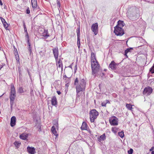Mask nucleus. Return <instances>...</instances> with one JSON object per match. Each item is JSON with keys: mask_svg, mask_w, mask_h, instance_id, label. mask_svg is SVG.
<instances>
[{"mask_svg": "<svg viewBox=\"0 0 154 154\" xmlns=\"http://www.w3.org/2000/svg\"><path fill=\"white\" fill-rule=\"evenodd\" d=\"M10 94H16L15 90H11Z\"/></svg>", "mask_w": 154, "mask_h": 154, "instance_id": "obj_37", "label": "nucleus"}, {"mask_svg": "<svg viewBox=\"0 0 154 154\" xmlns=\"http://www.w3.org/2000/svg\"><path fill=\"white\" fill-rule=\"evenodd\" d=\"M26 40L27 42L28 45L30 46V42H29V37L28 32L26 33Z\"/></svg>", "mask_w": 154, "mask_h": 154, "instance_id": "obj_25", "label": "nucleus"}, {"mask_svg": "<svg viewBox=\"0 0 154 154\" xmlns=\"http://www.w3.org/2000/svg\"><path fill=\"white\" fill-rule=\"evenodd\" d=\"M26 11V13L27 14H29L30 13V11H29V8H28L27 9Z\"/></svg>", "mask_w": 154, "mask_h": 154, "instance_id": "obj_41", "label": "nucleus"}, {"mask_svg": "<svg viewBox=\"0 0 154 154\" xmlns=\"http://www.w3.org/2000/svg\"><path fill=\"white\" fill-rule=\"evenodd\" d=\"M76 32L77 33V36H80V27L77 28L76 30Z\"/></svg>", "mask_w": 154, "mask_h": 154, "instance_id": "obj_31", "label": "nucleus"}, {"mask_svg": "<svg viewBox=\"0 0 154 154\" xmlns=\"http://www.w3.org/2000/svg\"><path fill=\"white\" fill-rule=\"evenodd\" d=\"M28 137V135L26 133H23L20 135V138L23 140H26Z\"/></svg>", "mask_w": 154, "mask_h": 154, "instance_id": "obj_15", "label": "nucleus"}, {"mask_svg": "<svg viewBox=\"0 0 154 154\" xmlns=\"http://www.w3.org/2000/svg\"><path fill=\"white\" fill-rule=\"evenodd\" d=\"M102 74H103V75H104V73H103Z\"/></svg>", "mask_w": 154, "mask_h": 154, "instance_id": "obj_54", "label": "nucleus"}, {"mask_svg": "<svg viewBox=\"0 0 154 154\" xmlns=\"http://www.w3.org/2000/svg\"><path fill=\"white\" fill-rule=\"evenodd\" d=\"M15 58H16V60L17 61H19V56H18V55H15Z\"/></svg>", "mask_w": 154, "mask_h": 154, "instance_id": "obj_38", "label": "nucleus"}, {"mask_svg": "<svg viewBox=\"0 0 154 154\" xmlns=\"http://www.w3.org/2000/svg\"><path fill=\"white\" fill-rule=\"evenodd\" d=\"M3 25L4 26V27L6 29H8V24L6 23V22H5V23H3Z\"/></svg>", "mask_w": 154, "mask_h": 154, "instance_id": "obj_32", "label": "nucleus"}, {"mask_svg": "<svg viewBox=\"0 0 154 154\" xmlns=\"http://www.w3.org/2000/svg\"><path fill=\"white\" fill-rule=\"evenodd\" d=\"M74 85H76V97H79V92L85 90L86 82L84 79H81L79 81L78 78H76L75 81Z\"/></svg>", "mask_w": 154, "mask_h": 154, "instance_id": "obj_1", "label": "nucleus"}, {"mask_svg": "<svg viewBox=\"0 0 154 154\" xmlns=\"http://www.w3.org/2000/svg\"><path fill=\"white\" fill-rule=\"evenodd\" d=\"M69 85L68 83H67L66 84V85H65L67 87H68L69 86Z\"/></svg>", "mask_w": 154, "mask_h": 154, "instance_id": "obj_49", "label": "nucleus"}, {"mask_svg": "<svg viewBox=\"0 0 154 154\" xmlns=\"http://www.w3.org/2000/svg\"><path fill=\"white\" fill-rule=\"evenodd\" d=\"M91 66L92 71V74L95 77L96 73L98 72L99 69V65L98 62L94 61L91 62Z\"/></svg>", "mask_w": 154, "mask_h": 154, "instance_id": "obj_2", "label": "nucleus"}, {"mask_svg": "<svg viewBox=\"0 0 154 154\" xmlns=\"http://www.w3.org/2000/svg\"><path fill=\"white\" fill-rule=\"evenodd\" d=\"M118 134L119 136L121 138H122L124 137V132L123 131H122L120 132H119Z\"/></svg>", "mask_w": 154, "mask_h": 154, "instance_id": "obj_29", "label": "nucleus"}, {"mask_svg": "<svg viewBox=\"0 0 154 154\" xmlns=\"http://www.w3.org/2000/svg\"><path fill=\"white\" fill-rule=\"evenodd\" d=\"M1 19L2 23H3L5 22H6L5 20L2 17H1Z\"/></svg>", "mask_w": 154, "mask_h": 154, "instance_id": "obj_40", "label": "nucleus"}, {"mask_svg": "<svg viewBox=\"0 0 154 154\" xmlns=\"http://www.w3.org/2000/svg\"><path fill=\"white\" fill-rule=\"evenodd\" d=\"M117 65V64L113 61L111 62V63L109 65V67L112 69L114 70L116 69Z\"/></svg>", "mask_w": 154, "mask_h": 154, "instance_id": "obj_11", "label": "nucleus"}, {"mask_svg": "<svg viewBox=\"0 0 154 154\" xmlns=\"http://www.w3.org/2000/svg\"><path fill=\"white\" fill-rule=\"evenodd\" d=\"M130 51V49H127L125 51V54L126 56H127L126 55V54H127L128 52H129Z\"/></svg>", "mask_w": 154, "mask_h": 154, "instance_id": "obj_39", "label": "nucleus"}, {"mask_svg": "<svg viewBox=\"0 0 154 154\" xmlns=\"http://www.w3.org/2000/svg\"><path fill=\"white\" fill-rule=\"evenodd\" d=\"M125 25V23L123 21L119 20L118 22V24L115 27H118L122 28Z\"/></svg>", "mask_w": 154, "mask_h": 154, "instance_id": "obj_14", "label": "nucleus"}, {"mask_svg": "<svg viewBox=\"0 0 154 154\" xmlns=\"http://www.w3.org/2000/svg\"><path fill=\"white\" fill-rule=\"evenodd\" d=\"M98 115V112L96 110L94 109L91 110L90 114V118L91 122H93L95 119H96Z\"/></svg>", "mask_w": 154, "mask_h": 154, "instance_id": "obj_3", "label": "nucleus"}, {"mask_svg": "<svg viewBox=\"0 0 154 154\" xmlns=\"http://www.w3.org/2000/svg\"><path fill=\"white\" fill-rule=\"evenodd\" d=\"M48 31L47 30H44V32L42 33V36L46 38L49 36V35L48 34Z\"/></svg>", "mask_w": 154, "mask_h": 154, "instance_id": "obj_21", "label": "nucleus"}, {"mask_svg": "<svg viewBox=\"0 0 154 154\" xmlns=\"http://www.w3.org/2000/svg\"><path fill=\"white\" fill-rule=\"evenodd\" d=\"M152 92V89L149 87H147L145 88L143 92V94L144 95L147 96L150 95Z\"/></svg>", "mask_w": 154, "mask_h": 154, "instance_id": "obj_5", "label": "nucleus"}, {"mask_svg": "<svg viewBox=\"0 0 154 154\" xmlns=\"http://www.w3.org/2000/svg\"><path fill=\"white\" fill-rule=\"evenodd\" d=\"M57 65L58 66L59 68L62 67H63V64L62 63V61H61L60 60L58 61V64H57Z\"/></svg>", "mask_w": 154, "mask_h": 154, "instance_id": "obj_26", "label": "nucleus"}, {"mask_svg": "<svg viewBox=\"0 0 154 154\" xmlns=\"http://www.w3.org/2000/svg\"><path fill=\"white\" fill-rule=\"evenodd\" d=\"M53 52L54 57L56 61L58 60V50L57 48H55L53 50Z\"/></svg>", "mask_w": 154, "mask_h": 154, "instance_id": "obj_9", "label": "nucleus"}, {"mask_svg": "<svg viewBox=\"0 0 154 154\" xmlns=\"http://www.w3.org/2000/svg\"><path fill=\"white\" fill-rule=\"evenodd\" d=\"M23 26L24 27H26L25 23L24 22H23Z\"/></svg>", "mask_w": 154, "mask_h": 154, "instance_id": "obj_50", "label": "nucleus"}, {"mask_svg": "<svg viewBox=\"0 0 154 154\" xmlns=\"http://www.w3.org/2000/svg\"><path fill=\"white\" fill-rule=\"evenodd\" d=\"M87 124L85 122H83L81 126V129L82 130H87Z\"/></svg>", "mask_w": 154, "mask_h": 154, "instance_id": "obj_20", "label": "nucleus"}, {"mask_svg": "<svg viewBox=\"0 0 154 154\" xmlns=\"http://www.w3.org/2000/svg\"><path fill=\"white\" fill-rule=\"evenodd\" d=\"M29 153L31 154H34L35 153V149L33 147L28 146L27 148Z\"/></svg>", "mask_w": 154, "mask_h": 154, "instance_id": "obj_10", "label": "nucleus"}, {"mask_svg": "<svg viewBox=\"0 0 154 154\" xmlns=\"http://www.w3.org/2000/svg\"><path fill=\"white\" fill-rule=\"evenodd\" d=\"M134 106V105H131L130 104L127 103L126 104V108L128 110H131L132 111V113H133V112H133L132 109L133 108V107H132V106Z\"/></svg>", "mask_w": 154, "mask_h": 154, "instance_id": "obj_17", "label": "nucleus"}, {"mask_svg": "<svg viewBox=\"0 0 154 154\" xmlns=\"http://www.w3.org/2000/svg\"><path fill=\"white\" fill-rule=\"evenodd\" d=\"M14 54L15 55H18V54L17 49L14 47Z\"/></svg>", "mask_w": 154, "mask_h": 154, "instance_id": "obj_34", "label": "nucleus"}, {"mask_svg": "<svg viewBox=\"0 0 154 154\" xmlns=\"http://www.w3.org/2000/svg\"><path fill=\"white\" fill-rule=\"evenodd\" d=\"M51 131L55 135H57V132L56 130V129L54 126L52 127Z\"/></svg>", "mask_w": 154, "mask_h": 154, "instance_id": "obj_22", "label": "nucleus"}, {"mask_svg": "<svg viewBox=\"0 0 154 154\" xmlns=\"http://www.w3.org/2000/svg\"><path fill=\"white\" fill-rule=\"evenodd\" d=\"M24 29L25 32L26 33L28 32L27 31V29L26 27H24Z\"/></svg>", "mask_w": 154, "mask_h": 154, "instance_id": "obj_45", "label": "nucleus"}, {"mask_svg": "<svg viewBox=\"0 0 154 154\" xmlns=\"http://www.w3.org/2000/svg\"><path fill=\"white\" fill-rule=\"evenodd\" d=\"M91 29L95 35L97 34L98 33V25L97 23L93 24L92 25Z\"/></svg>", "mask_w": 154, "mask_h": 154, "instance_id": "obj_7", "label": "nucleus"}, {"mask_svg": "<svg viewBox=\"0 0 154 154\" xmlns=\"http://www.w3.org/2000/svg\"><path fill=\"white\" fill-rule=\"evenodd\" d=\"M57 92L58 95L60 94L61 93V92L59 91H57Z\"/></svg>", "mask_w": 154, "mask_h": 154, "instance_id": "obj_47", "label": "nucleus"}, {"mask_svg": "<svg viewBox=\"0 0 154 154\" xmlns=\"http://www.w3.org/2000/svg\"><path fill=\"white\" fill-rule=\"evenodd\" d=\"M57 4L58 6H60V3L58 0H57Z\"/></svg>", "mask_w": 154, "mask_h": 154, "instance_id": "obj_44", "label": "nucleus"}, {"mask_svg": "<svg viewBox=\"0 0 154 154\" xmlns=\"http://www.w3.org/2000/svg\"><path fill=\"white\" fill-rule=\"evenodd\" d=\"M51 103L53 105L55 106L57 104V100L56 98L55 97H53L51 100Z\"/></svg>", "mask_w": 154, "mask_h": 154, "instance_id": "obj_18", "label": "nucleus"}, {"mask_svg": "<svg viewBox=\"0 0 154 154\" xmlns=\"http://www.w3.org/2000/svg\"><path fill=\"white\" fill-rule=\"evenodd\" d=\"M1 47H0V50H1Z\"/></svg>", "mask_w": 154, "mask_h": 154, "instance_id": "obj_55", "label": "nucleus"}, {"mask_svg": "<svg viewBox=\"0 0 154 154\" xmlns=\"http://www.w3.org/2000/svg\"><path fill=\"white\" fill-rule=\"evenodd\" d=\"M73 64V63H72L71 65H70L69 67L70 68H72V64Z\"/></svg>", "mask_w": 154, "mask_h": 154, "instance_id": "obj_48", "label": "nucleus"}, {"mask_svg": "<svg viewBox=\"0 0 154 154\" xmlns=\"http://www.w3.org/2000/svg\"><path fill=\"white\" fill-rule=\"evenodd\" d=\"M0 4L1 5H3V4L1 0H0Z\"/></svg>", "mask_w": 154, "mask_h": 154, "instance_id": "obj_51", "label": "nucleus"}, {"mask_svg": "<svg viewBox=\"0 0 154 154\" xmlns=\"http://www.w3.org/2000/svg\"><path fill=\"white\" fill-rule=\"evenodd\" d=\"M77 44L79 48L80 45V36H77Z\"/></svg>", "mask_w": 154, "mask_h": 154, "instance_id": "obj_27", "label": "nucleus"}, {"mask_svg": "<svg viewBox=\"0 0 154 154\" xmlns=\"http://www.w3.org/2000/svg\"><path fill=\"white\" fill-rule=\"evenodd\" d=\"M15 90L14 86L13 85H11V90Z\"/></svg>", "mask_w": 154, "mask_h": 154, "instance_id": "obj_43", "label": "nucleus"}, {"mask_svg": "<svg viewBox=\"0 0 154 154\" xmlns=\"http://www.w3.org/2000/svg\"><path fill=\"white\" fill-rule=\"evenodd\" d=\"M118 119L115 116H113L109 119V121L111 125H116L118 124Z\"/></svg>", "mask_w": 154, "mask_h": 154, "instance_id": "obj_6", "label": "nucleus"}, {"mask_svg": "<svg viewBox=\"0 0 154 154\" xmlns=\"http://www.w3.org/2000/svg\"><path fill=\"white\" fill-rule=\"evenodd\" d=\"M106 139V136L105 133L101 135L99 137L97 138V140L100 142L104 141Z\"/></svg>", "mask_w": 154, "mask_h": 154, "instance_id": "obj_13", "label": "nucleus"}, {"mask_svg": "<svg viewBox=\"0 0 154 154\" xmlns=\"http://www.w3.org/2000/svg\"><path fill=\"white\" fill-rule=\"evenodd\" d=\"M14 100H10L11 108V109H12L13 106L14 104Z\"/></svg>", "mask_w": 154, "mask_h": 154, "instance_id": "obj_33", "label": "nucleus"}, {"mask_svg": "<svg viewBox=\"0 0 154 154\" xmlns=\"http://www.w3.org/2000/svg\"><path fill=\"white\" fill-rule=\"evenodd\" d=\"M114 28V32L116 35L121 36L124 34V31L122 28L118 27H115Z\"/></svg>", "mask_w": 154, "mask_h": 154, "instance_id": "obj_4", "label": "nucleus"}, {"mask_svg": "<svg viewBox=\"0 0 154 154\" xmlns=\"http://www.w3.org/2000/svg\"><path fill=\"white\" fill-rule=\"evenodd\" d=\"M133 152V150L132 149H130L128 151V154H132Z\"/></svg>", "mask_w": 154, "mask_h": 154, "instance_id": "obj_36", "label": "nucleus"}, {"mask_svg": "<svg viewBox=\"0 0 154 154\" xmlns=\"http://www.w3.org/2000/svg\"><path fill=\"white\" fill-rule=\"evenodd\" d=\"M31 2L32 8H36L37 7V0H31Z\"/></svg>", "mask_w": 154, "mask_h": 154, "instance_id": "obj_16", "label": "nucleus"}, {"mask_svg": "<svg viewBox=\"0 0 154 154\" xmlns=\"http://www.w3.org/2000/svg\"><path fill=\"white\" fill-rule=\"evenodd\" d=\"M107 103H109L110 102L108 100H106L105 101H104L102 103V106H106V104Z\"/></svg>", "mask_w": 154, "mask_h": 154, "instance_id": "obj_23", "label": "nucleus"}, {"mask_svg": "<svg viewBox=\"0 0 154 154\" xmlns=\"http://www.w3.org/2000/svg\"><path fill=\"white\" fill-rule=\"evenodd\" d=\"M154 149V146H152L149 150L150 151H153V149Z\"/></svg>", "mask_w": 154, "mask_h": 154, "instance_id": "obj_46", "label": "nucleus"}, {"mask_svg": "<svg viewBox=\"0 0 154 154\" xmlns=\"http://www.w3.org/2000/svg\"><path fill=\"white\" fill-rule=\"evenodd\" d=\"M134 9H130L127 11V16L130 19H132L134 15Z\"/></svg>", "mask_w": 154, "mask_h": 154, "instance_id": "obj_8", "label": "nucleus"}, {"mask_svg": "<svg viewBox=\"0 0 154 154\" xmlns=\"http://www.w3.org/2000/svg\"><path fill=\"white\" fill-rule=\"evenodd\" d=\"M16 118L14 116H12L11 119L10 125L11 127L14 126L16 124Z\"/></svg>", "mask_w": 154, "mask_h": 154, "instance_id": "obj_12", "label": "nucleus"}, {"mask_svg": "<svg viewBox=\"0 0 154 154\" xmlns=\"http://www.w3.org/2000/svg\"><path fill=\"white\" fill-rule=\"evenodd\" d=\"M28 46H29V47L28 48V50L29 51V52L31 53V48L30 47V46H29V45H28Z\"/></svg>", "mask_w": 154, "mask_h": 154, "instance_id": "obj_42", "label": "nucleus"}, {"mask_svg": "<svg viewBox=\"0 0 154 154\" xmlns=\"http://www.w3.org/2000/svg\"><path fill=\"white\" fill-rule=\"evenodd\" d=\"M14 144L16 146H20V143L18 142H17V141H16L14 142Z\"/></svg>", "mask_w": 154, "mask_h": 154, "instance_id": "obj_35", "label": "nucleus"}, {"mask_svg": "<svg viewBox=\"0 0 154 154\" xmlns=\"http://www.w3.org/2000/svg\"><path fill=\"white\" fill-rule=\"evenodd\" d=\"M3 66L2 65L0 64V69H1V68Z\"/></svg>", "mask_w": 154, "mask_h": 154, "instance_id": "obj_52", "label": "nucleus"}, {"mask_svg": "<svg viewBox=\"0 0 154 154\" xmlns=\"http://www.w3.org/2000/svg\"><path fill=\"white\" fill-rule=\"evenodd\" d=\"M95 54L94 53H92L91 54V61H96Z\"/></svg>", "mask_w": 154, "mask_h": 154, "instance_id": "obj_19", "label": "nucleus"}, {"mask_svg": "<svg viewBox=\"0 0 154 154\" xmlns=\"http://www.w3.org/2000/svg\"><path fill=\"white\" fill-rule=\"evenodd\" d=\"M16 96V94H10V100H14L15 99Z\"/></svg>", "mask_w": 154, "mask_h": 154, "instance_id": "obj_24", "label": "nucleus"}, {"mask_svg": "<svg viewBox=\"0 0 154 154\" xmlns=\"http://www.w3.org/2000/svg\"><path fill=\"white\" fill-rule=\"evenodd\" d=\"M24 92V91L23 90V88L20 87L19 88V89L18 90V92L19 94H22Z\"/></svg>", "mask_w": 154, "mask_h": 154, "instance_id": "obj_28", "label": "nucleus"}, {"mask_svg": "<svg viewBox=\"0 0 154 154\" xmlns=\"http://www.w3.org/2000/svg\"><path fill=\"white\" fill-rule=\"evenodd\" d=\"M149 71L152 73H154V64L152 67L150 69Z\"/></svg>", "mask_w": 154, "mask_h": 154, "instance_id": "obj_30", "label": "nucleus"}, {"mask_svg": "<svg viewBox=\"0 0 154 154\" xmlns=\"http://www.w3.org/2000/svg\"><path fill=\"white\" fill-rule=\"evenodd\" d=\"M28 72V74L29 75H30V74H29V72Z\"/></svg>", "mask_w": 154, "mask_h": 154, "instance_id": "obj_53", "label": "nucleus"}]
</instances>
